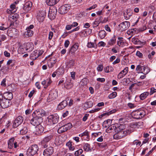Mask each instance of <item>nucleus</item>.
Returning a JSON list of instances; mask_svg holds the SVG:
<instances>
[{
	"instance_id": "obj_17",
	"label": "nucleus",
	"mask_w": 156,
	"mask_h": 156,
	"mask_svg": "<svg viewBox=\"0 0 156 156\" xmlns=\"http://www.w3.org/2000/svg\"><path fill=\"white\" fill-rule=\"evenodd\" d=\"M46 15V12L45 10H42L39 12L38 13L37 17L38 20L40 19V21L42 22Z\"/></svg>"
},
{
	"instance_id": "obj_5",
	"label": "nucleus",
	"mask_w": 156,
	"mask_h": 156,
	"mask_svg": "<svg viewBox=\"0 0 156 156\" xmlns=\"http://www.w3.org/2000/svg\"><path fill=\"white\" fill-rule=\"evenodd\" d=\"M43 50H35L30 55V58L33 60H35L44 53Z\"/></svg>"
},
{
	"instance_id": "obj_60",
	"label": "nucleus",
	"mask_w": 156,
	"mask_h": 156,
	"mask_svg": "<svg viewBox=\"0 0 156 156\" xmlns=\"http://www.w3.org/2000/svg\"><path fill=\"white\" fill-rule=\"evenodd\" d=\"M155 92H156V89H155L154 87H152L151 89L150 95H152Z\"/></svg>"
},
{
	"instance_id": "obj_39",
	"label": "nucleus",
	"mask_w": 156,
	"mask_h": 156,
	"mask_svg": "<svg viewBox=\"0 0 156 156\" xmlns=\"http://www.w3.org/2000/svg\"><path fill=\"white\" fill-rule=\"evenodd\" d=\"M104 70L105 72L108 73L113 71V68L112 66H108L105 68Z\"/></svg>"
},
{
	"instance_id": "obj_40",
	"label": "nucleus",
	"mask_w": 156,
	"mask_h": 156,
	"mask_svg": "<svg viewBox=\"0 0 156 156\" xmlns=\"http://www.w3.org/2000/svg\"><path fill=\"white\" fill-rule=\"evenodd\" d=\"M136 30L134 29H132L131 30H128L127 32V34L129 35L133 36L136 33Z\"/></svg>"
},
{
	"instance_id": "obj_49",
	"label": "nucleus",
	"mask_w": 156,
	"mask_h": 156,
	"mask_svg": "<svg viewBox=\"0 0 156 156\" xmlns=\"http://www.w3.org/2000/svg\"><path fill=\"white\" fill-rule=\"evenodd\" d=\"M132 41L134 44H137L138 42H140L141 41L139 40L138 38L133 37L132 39Z\"/></svg>"
},
{
	"instance_id": "obj_4",
	"label": "nucleus",
	"mask_w": 156,
	"mask_h": 156,
	"mask_svg": "<svg viewBox=\"0 0 156 156\" xmlns=\"http://www.w3.org/2000/svg\"><path fill=\"white\" fill-rule=\"evenodd\" d=\"M145 111L142 109H139L134 111L132 114L134 117L136 119L142 118L145 115Z\"/></svg>"
},
{
	"instance_id": "obj_30",
	"label": "nucleus",
	"mask_w": 156,
	"mask_h": 156,
	"mask_svg": "<svg viewBox=\"0 0 156 156\" xmlns=\"http://www.w3.org/2000/svg\"><path fill=\"white\" fill-rule=\"evenodd\" d=\"M116 129L117 128L115 126L112 125L109 126L106 129V131L107 132L110 133L115 130V131Z\"/></svg>"
},
{
	"instance_id": "obj_31",
	"label": "nucleus",
	"mask_w": 156,
	"mask_h": 156,
	"mask_svg": "<svg viewBox=\"0 0 156 156\" xmlns=\"http://www.w3.org/2000/svg\"><path fill=\"white\" fill-rule=\"evenodd\" d=\"M93 106V103L91 101L86 102L84 104V107L85 109H87L90 108Z\"/></svg>"
},
{
	"instance_id": "obj_14",
	"label": "nucleus",
	"mask_w": 156,
	"mask_h": 156,
	"mask_svg": "<svg viewBox=\"0 0 156 156\" xmlns=\"http://www.w3.org/2000/svg\"><path fill=\"white\" fill-rule=\"evenodd\" d=\"M53 148L50 147L44 150L43 155L44 156H50L53 154Z\"/></svg>"
},
{
	"instance_id": "obj_45",
	"label": "nucleus",
	"mask_w": 156,
	"mask_h": 156,
	"mask_svg": "<svg viewBox=\"0 0 156 156\" xmlns=\"http://www.w3.org/2000/svg\"><path fill=\"white\" fill-rule=\"evenodd\" d=\"M27 132V127H24L20 130V133L21 134H25Z\"/></svg>"
},
{
	"instance_id": "obj_2",
	"label": "nucleus",
	"mask_w": 156,
	"mask_h": 156,
	"mask_svg": "<svg viewBox=\"0 0 156 156\" xmlns=\"http://www.w3.org/2000/svg\"><path fill=\"white\" fill-rule=\"evenodd\" d=\"M55 135V134L51 133L48 135L43 139L41 141V144L44 148H45L48 147V143L54 139Z\"/></svg>"
},
{
	"instance_id": "obj_19",
	"label": "nucleus",
	"mask_w": 156,
	"mask_h": 156,
	"mask_svg": "<svg viewBox=\"0 0 156 156\" xmlns=\"http://www.w3.org/2000/svg\"><path fill=\"white\" fill-rule=\"evenodd\" d=\"M9 104V101L7 100L3 99L0 102V106L3 108H8Z\"/></svg>"
},
{
	"instance_id": "obj_10",
	"label": "nucleus",
	"mask_w": 156,
	"mask_h": 156,
	"mask_svg": "<svg viewBox=\"0 0 156 156\" xmlns=\"http://www.w3.org/2000/svg\"><path fill=\"white\" fill-rule=\"evenodd\" d=\"M130 26V23L128 21L123 22L119 25V29L121 31H124L127 30Z\"/></svg>"
},
{
	"instance_id": "obj_36",
	"label": "nucleus",
	"mask_w": 156,
	"mask_h": 156,
	"mask_svg": "<svg viewBox=\"0 0 156 156\" xmlns=\"http://www.w3.org/2000/svg\"><path fill=\"white\" fill-rule=\"evenodd\" d=\"M79 46L76 44H75L71 48L70 51L71 53H74L77 50Z\"/></svg>"
},
{
	"instance_id": "obj_63",
	"label": "nucleus",
	"mask_w": 156,
	"mask_h": 156,
	"mask_svg": "<svg viewBox=\"0 0 156 156\" xmlns=\"http://www.w3.org/2000/svg\"><path fill=\"white\" fill-rule=\"evenodd\" d=\"M18 50L19 53H24L25 52L23 48L21 47L19 48Z\"/></svg>"
},
{
	"instance_id": "obj_6",
	"label": "nucleus",
	"mask_w": 156,
	"mask_h": 156,
	"mask_svg": "<svg viewBox=\"0 0 156 156\" xmlns=\"http://www.w3.org/2000/svg\"><path fill=\"white\" fill-rule=\"evenodd\" d=\"M33 118L30 121V123L31 124L34 126H37L40 125V124L42 122V120L41 118L36 116L33 115Z\"/></svg>"
},
{
	"instance_id": "obj_26",
	"label": "nucleus",
	"mask_w": 156,
	"mask_h": 156,
	"mask_svg": "<svg viewBox=\"0 0 156 156\" xmlns=\"http://www.w3.org/2000/svg\"><path fill=\"white\" fill-rule=\"evenodd\" d=\"M26 31L24 33V35L25 37H28L33 35L34 32L32 30H29V29H26Z\"/></svg>"
},
{
	"instance_id": "obj_58",
	"label": "nucleus",
	"mask_w": 156,
	"mask_h": 156,
	"mask_svg": "<svg viewBox=\"0 0 156 156\" xmlns=\"http://www.w3.org/2000/svg\"><path fill=\"white\" fill-rule=\"evenodd\" d=\"M53 32L52 31L49 32L48 34V39L49 40H51L53 36Z\"/></svg>"
},
{
	"instance_id": "obj_38",
	"label": "nucleus",
	"mask_w": 156,
	"mask_h": 156,
	"mask_svg": "<svg viewBox=\"0 0 156 156\" xmlns=\"http://www.w3.org/2000/svg\"><path fill=\"white\" fill-rule=\"evenodd\" d=\"M143 66H141L140 65H138L136 68V70L137 71V73H143L142 69L143 67Z\"/></svg>"
},
{
	"instance_id": "obj_18",
	"label": "nucleus",
	"mask_w": 156,
	"mask_h": 156,
	"mask_svg": "<svg viewBox=\"0 0 156 156\" xmlns=\"http://www.w3.org/2000/svg\"><path fill=\"white\" fill-rule=\"evenodd\" d=\"M128 71V68L126 67L124 69L122 70L118 75V78L119 79H121L127 73Z\"/></svg>"
},
{
	"instance_id": "obj_3",
	"label": "nucleus",
	"mask_w": 156,
	"mask_h": 156,
	"mask_svg": "<svg viewBox=\"0 0 156 156\" xmlns=\"http://www.w3.org/2000/svg\"><path fill=\"white\" fill-rule=\"evenodd\" d=\"M38 149V146L37 144L31 146L27 150V154L28 156H33L37 153Z\"/></svg>"
},
{
	"instance_id": "obj_46",
	"label": "nucleus",
	"mask_w": 156,
	"mask_h": 156,
	"mask_svg": "<svg viewBox=\"0 0 156 156\" xmlns=\"http://www.w3.org/2000/svg\"><path fill=\"white\" fill-rule=\"evenodd\" d=\"M83 152V150L82 149H79L75 152V155L76 156H79Z\"/></svg>"
},
{
	"instance_id": "obj_35",
	"label": "nucleus",
	"mask_w": 156,
	"mask_h": 156,
	"mask_svg": "<svg viewBox=\"0 0 156 156\" xmlns=\"http://www.w3.org/2000/svg\"><path fill=\"white\" fill-rule=\"evenodd\" d=\"M142 67H143V71L142 70L143 73L144 75L147 74L150 71V69L148 67L144 66H142Z\"/></svg>"
},
{
	"instance_id": "obj_9",
	"label": "nucleus",
	"mask_w": 156,
	"mask_h": 156,
	"mask_svg": "<svg viewBox=\"0 0 156 156\" xmlns=\"http://www.w3.org/2000/svg\"><path fill=\"white\" fill-rule=\"evenodd\" d=\"M23 118L21 116H19L17 117L14 121L12 126L13 127L16 128L19 126L23 122Z\"/></svg>"
},
{
	"instance_id": "obj_47",
	"label": "nucleus",
	"mask_w": 156,
	"mask_h": 156,
	"mask_svg": "<svg viewBox=\"0 0 156 156\" xmlns=\"http://www.w3.org/2000/svg\"><path fill=\"white\" fill-rule=\"evenodd\" d=\"M97 45L95 43H88L87 44V46L88 48H95Z\"/></svg>"
},
{
	"instance_id": "obj_29",
	"label": "nucleus",
	"mask_w": 156,
	"mask_h": 156,
	"mask_svg": "<svg viewBox=\"0 0 156 156\" xmlns=\"http://www.w3.org/2000/svg\"><path fill=\"white\" fill-rule=\"evenodd\" d=\"M149 94L148 92H145L141 94L140 96V98L141 100H144L147 98Z\"/></svg>"
},
{
	"instance_id": "obj_16",
	"label": "nucleus",
	"mask_w": 156,
	"mask_h": 156,
	"mask_svg": "<svg viewBox=\"0 0 156 156\" xmlns=\"http://www.w3.org/2000/svg\"><path fill=\"white\" fill-rule=\"evenodd\" d=\"M32 5V3L30 1L27 2L25 4L24 6L23 7V9L25 11V12H27L30 11Z\"/></svg>"
},
{
	"instance_id": "obj_24",
	"label": "nucleus",
	"mask_w": 156,
	"mask_h": 156,
	"mask_svg": "<svg viewBox=\"0 0 156 156\" xmlns=\"http://www.w3.org/2000/svg\"><path fill=\"white\" fill-rule=\"evenodd\" d=\"M75 61L73 59L70 60L67 62L66 67L68 69L73 68L74 66Z\"/></svg>"
},
{
	"instance_id": "obj_53",
	"label": "nucleus",
	"mask_w": 156,
	"mask_h": 156,
	"mask_svg": "<svg viewBox=\"0 0 156 156\" xmlns=\"http://www.w3.org/2000/svg\"><path fill=\"white\" fill-rule=\"evenodd\" d=\"M16 6L14 4L11 5L10 6V8L11 10H7V12L8 13H10V12H12V10H14V9L15 8Z\"/></svg>"
},
{
	"instance_id": "obj_1",
	"label": "nucleus",
	"mask_w": 156,
	"mask_h": 156,
	"mask_svg": "<svg viewBox=\"0 0 156 156\" xmlns=\"http://www.w3.org/2000/svg\"><path fill=\"white\" fill-rule=\"evenodd\" d=\"M122 125H120L119 127L117 128L115 131L116 133L113 135V138L115 139L119 140L122 138L129 133L128 130H123L122 128Z\"/></svg>"
},
{
	"instance_id": "obj_25",
	"label": "nucleus",
	"mask_w": 156,
	"mask_h": 156,
	"mask_svg": "<svg viewBox=\"0 0 156 156\" xmlns=\"http://www.w3.org/2000/svg\"><path fill=\"white\" fill-rule=\"evenodd\" d=\"M7 100H11L13 98V94L10 92H7L4 94Z\"/></svg>"
},
{
	"instance_id": "obj_55",
	"label": "nucleus",
	"mask_w": 156,
	"mask_h": 156,
	"mask_svg": "<svg viewBox=\"0 0 156 156\" xmlns=\"http://www.w3.org/2000/svg\"><path fill=\"white\" fill-rule=\"evenodd\" d=\"M16 15L12 14L9 15V18L13 20H15L16 19Z\"/></svg>"
},
{
	"instance_id": "obj_64",
	"label": "nucleus",
	"mask_w": 156,
	"mask_h": 156,
	"mask_svg": "<svg viewBox=\"0 0 156 156\" xmlns=\"http://www.w3.org/2000/svg\"><path fill=\"white\" fill-rule=\"evenodd\" d=\"M97 6V5L96 4H95L92 6H91L89 8H87V10H90L92 9H94Z\"/></svg>"
},
{
	"instance_id": "obj_23",
	"label": "nucleus",
	"mask_w": 156,
	"mask_h": 156,
	"mask_svg": "<svg viewBox=\"0 0 156 156\" xmlns=\"http://www.w3.org/2000/svg\"><path fill=\"white\" fill-rule=\"evenodd\" d=\"M36 126V131L37 134H40L43 132L44 128L41 125H40Z\"/></svg>"
},
{
	"instance_id": "obj_11",
	"label": "nucleus",
	"mask_w": 156,
	"mask_h": 156,
	"mask_svg": "<svg viewBox=\"0 0 156 156\" xmlns=\"http://www.w3.org/2000/svg\"><path fill=\"white\" fill-rule=\"evenodd\" d=\"M58 97V94L55 90L51 91L47 98V100L48 102L52 101L56 99Z\"/></svg>"
},
{
	"instance_id": "obj_8",
	"label": "nucleus",
	"mask_w": 156,
	"mask_h": 156,
	"mask_svg": "<svg viewBox=\"0 0 156 156\" xmlns=\"http://www.w3.org/2000/svg\"><path fill=\"white\" fill-rule=\"evenodd\" d=\"M70 8V6L69 4H65L60 7L58 10V12L61 14H65L68 11Z\"/></svg>"
},
{
	"instance_id": "obj_15",
	"label": "nucleus",
	"mask_w": 156,
	"mask_h": 156,
	"mask_svg": "<svg viewBox=\"0 0 156 156\" xmlns=\"http://www.w3.org/2000/svg\"><path fill=\"white\" fill-rule=\"evenodd\" d=\"M23 47L26 51L28 52L31 51L34 49V46L33 43H27L24 44Z\"/></svg>"
},
{
	"instance_id": "obj_56",
	"label": "nucleus",
	"mask_w": 156,
	"mask_h": 156,
	"mask_svg": "<svg viewBox=\"0 0 156 156\" xmlns=\"http://www.w3.org/2000/svg\"><path fill=\"white\" fill-rule=\"evenodd\" d=\"M136 55L140 58H142L143 57V54L139 51H136Z\"/></svg>"
},
{
	"instance_id": "obj_20",
	"label": "nucleus",
	"mask_w": 156,
	"mask_h": 156,
	"mask_svg": "<svg viewBox=\"0 0 156 156\" xmlns=\"http://www.w3.org/2000/svg\"><path fill=\"white\" fill-rule=\"evenodd\" d=\"M56 62V60L54 57L51 58L48 62V65L49 68H51Z\"/></svg>"
},
{
	"instance_id": "obj_52",
	"label": "nucleus",
	"mask_w": 156,
	"mask_h": 156,
	"mask_svg": "<svg viewBox=\"0 0 156 156\" xmlns=\"http://www.w3.org/2000/svg\"><path fill=\"white\" fill-rule=\"evenodd\" d=\"M8 70V68L4 66L1 69V71L3 74H5L6 73L7 71Z\"/></svg>"
},
{
	"instance_id": "obj_61",
	"label": "nucleus",
	"mask_w": 156,
	"mask_h": 156,
	"mask_svg": "<svg viewBox=\"0 0 156 156\" xmlns=\"http://www.w3.org/2000/svg\"><path fill=\"white\" fill-rule=\"evenodd\" d=\"M4 56L7 57H10V55L9 53L7 51H5L4 52Z\"/></svg>"
},
{
	"instance_id": "obj_28",
	"label": "nucleus",
	"mask_w": 156,
	"mask_h": 156,
	"mask_svg": "<svg viewBox=\"0 0 156 156\" xmlns=\"http://www.w3.org/2000/svg\"><path fill=\"white\" fill-rule=\"evenodd\" d=\"M59 0H47L46 2L49 6L54 5L56 4Z\"/></svg>"
},
{
	"instance_id": "obj_33",
	"label": "nucleus",
	"mask_w": 156,
	"mask_h": 156,
	"mask_svg": "<svg viewBox=\"0 0 156 156\" xmlns=\"http://www.w3.org/2000/svg\"><path fill=\"white\" fill-rule=\"evenodd\" d=\"M116 39L115 38V35L112 37L111 39L108 41V44L110 45H112L115 44L116 43Z\"/></svg>"
},
{
	"instance_id": "obj_51",
	"label": "nucleus",
	"mask_w": 156,
	"mask_h": 156,
	"mask_svg": "<svg viewBox=\"0 0 156 156\" xmlns=\"http://www.w3.org/2000/svg\"><path fill=\"white\" fill-rule=\"evenodd\" d=\"M118 45L120 47H123L125 45V43L122 41L119 40L117 42Z\"/></svg>"
},
{
	"instance_id": "obj_54",
	"label": "nucleus",
	"mask_w": 156,
	"mask_h": 156,
	"mask_svg": "<svg viewBox=\"0 0 156 156\" xmlns=\"http://www.w3.org/2000/svg\"><path fill=\"white\" fill-rule=\"evenodd\" d=\"M141 144L140 141H139L137 140H134L133 142V144L134 145H136L137 146H140Z\"/></svg>"
},
{
	"instance_id": "obj_27",
	"label": "nucleus",
	"mask_w": 156,
	"mask_h": 156,
	"mask_svg": "<svg viewBox=\"0 0 156 156\" xmlns=\"http://www.w3.org/2000/svg\"><path fill=\"white\" fill-rule=\"evenodd\" d=\"M62 137L57 136L55 137V144L56 145H59L62 143V141L61 140Z\"/></svg>"
},
{
	"instance_id": "obj_22",
	"label": "nucleus",
	"mask_w": 156,
	"mask_h": 156,
	"mask_svg": "<svg viewBox=\"0 0 156 156\" xmlns=\"http://www.w3.org/2000/svg\"><path fill=\"white\" fill-rule=\"evenodd\" d=\"M67 105V101L66 100H64L58 104L57 109L58 110H62L65 108Z\"/></svg>"
},
{
	"instance_id": "obj_13",
	"label": "nucleus",
	"mask_w": 156,
	"mask_h": 156,
	"mask_svg": "<svg viewBox=\"0 0 156 156\" xmlns=\"http://www.w3.org/2000/svg\"><path fill=\"white\" fill-rule=\"evenodd\" d=\"M45 112L43 109L37 110L35 111L33 115L35 116L39 117L42 118V117L44 116L45 114Z\"/></svg>"
},
{
	"instance_id": "obj_41",
	"label": "nucleus",
	"mask_w": 156,
	"mask_h": 156,
	"mask_svg": "<svg viewBox=\"0 0 156 156\" xmlns=\"http://www.w3.org/2000/svg\"><path fill=\"white\" fill-rule=\"evenodd\" d=\"M66 130L65 129L63 125L60 127L57 130V132L59 133H61L66 131Z\"/></svg>"
},
{
	"instance_id": "obj_32",
	"label": "nucleus",
	"mask_w": 156,
	"mask_h": 156,
	"mask_svg": "<svg viewBox=\"0 0 156 156\" xmlns=\"http://www.w3.org/2000/svg\"><path fill=\"white\" fill-rule=\"evenodd\" d=\"M14 140V138L13 137L10 139L8 142V147L10 149H12L13 147V145Z\"/></svg>"
},
{
	"instance_id": "obj_12",
	"label": "nucleus",
	"mask_w": 156,
	"mask_h": 156,
	"mask_svg": "<svg viewBox=\"0 0 156 156\" xmlns=\"http://www.w3.org/2000/svg\"><path fill=\"white\" fill-rule=\"evenodd\" d=\"M57 12V10L55 8L50 9L48 13V17L51 20L54 19L56 16Z\"/></svg>"
},
{
	"instance_id": "obj_43",
	"label": "nucleus",
	"mask_w": 156,
	"mask_h": 156,
	"mask_svg": "<svg viewBox=\"0 0 156 156\" xmlns=\"http://www.w3.org/2000/svg\"><path fill=\"white\" fill-rule=\"evenodd\" d=\"M66 131L70 129L72 127V125L70 122H69L66 124L63 125Z\"/></svg>"
},
{
	"instance_id": "obj_50",
	"label": "nucleus",
	"mask_w": 156,
	"mask_h": 156,
	"mask_svg": "<svg viewBox=\"0 0 156 156\" xmlns=\"http://www.w3.org/2000/svg\"><path fill=\"white\" fill-rule=\"evenodd\" d=\"M73 85L71 83H69L66 84L65 86V87L68 89H71L73 87Z\"/></svg>"
},
{
	"instance_id": "obj_21",
	"label": "nucleus",
	"mask_w": 156,
	"mask_h": 156,
	"mask_svg": "<svg viewBox=\"0 0 156 156\" xmlns=\"http://www.w3.org/2000/svg\"><path fill=\"white\" fill-rule=\"evenodd\" d=\"M132 15V13L130 9H126L124 12V16L126 20L129 19Z\"/></svg>"
},
{
	"instance_id": "obj_57",
	"label": "nucleus",
	"mask_w": 156,
	"mask_h": 156,
	"mask_svg": "<svg viewBox=\"0 0 156 156\" xmlns=\"http://www.w3.org/2000/svg\"><path fill=\"white\" fill-rule=\"evenodd\" d=\"M103 66L101 65H99L97 67V70L99 71H101L103 70Z\"/></svg>"
},
{
	"instance_id": "obj_62",
	"label": "nucleus",
	"mask_w": 156,
	"mask_h": 156,
	"mask_svg": "<svg viewBox=\"0 0 156 156\" xmlns=\"http://www.w3.org/2000/svg\"><path fill=\"white\" fill-rule=\"evenodd\" d=\"M128 106L131 108H134L136 106L133 104L131 103H129L128 104Z\"/></svg>"
},
{
	"instance_id": "obj_59",
	"label": "nucleus",
	"mask_w": 156,
	"mask_h": 156,
	"mask_svg": "<svg viewBox=\"0 0 156 156\" xmlns=\"http://www.w3.org/2000/svg\"><path fill=\"white\" fill-rule=\"evenodd\" d=\"M89 116L88 114H85L84 116L83 117L82 120L83 121L85 122L87 119L88 117Z\"/></svg>"
},
{
	"instance_id": "obj_37",
	"label": "nucleus",
	"mask_w": 156,
	"mask_h": 156,
	"mask_svg": "<svg viewBox=\"0 0 156 156\" xmlns=\"http://www.w3.org/2000/svg\"><path fill=\"white\" fill-rule=\"evenodd\" d=\"M98 35L101 39L104 38L106 35L105 31L104 30L100 31L98 33Z\"/></svg>"
},
{
	"instance_id": "obj_7",
	"label": "nucleus",
	"mask_w": 156,
	"mask_h": 156,
	"mask_svg": "<svg viewBox=\"0 0 156 156\" xmlns=\"http://www.w3.org/2000/svg\"><path fill=\"white\" fill-rule=\"evenodd\" d=\"M48 121L51 124H55L57 123L59 120V116L57 114L49 115L48 118Z\"/></svg>"
},
{
	"instance_id": "obj_42",
	"label": "nucleus",
	"mask_w": 156,
	"mask_h": 156,
	"mask_svg": "<svg viewBox=\"0 0 156 156\" xmlns=\"http://www.w3.org/2000/svg\"><path fill=\"white\" fill-rule=\"evenodd\" d=\"M66 145L68 147L70 150L73 151L74 150V147L72 146V143L71 142L69 141L68 142L66 143Z\"/></svg>"
},
{
	"instance_id": "obj_34",
	"label": "nucleus",
	"mask_w": 156,
	"mask_h": 156,
	"mask_svg": "<svg viewBox=\"0 0 156 156\" xmlns=\"http://www.w3.org/2000/svg\"><path fill=\"white\" fill-rule=\"evenodd\" d=\"M83 148L84 150L86 151H88L91 150L90 145L88 143L84 144L83 146Z\"/></svg>"
},
{
	"instance_id": "obj_44",
	"label": "nucleus",
	"mask_w": 156,
	"mask_h": 156,
	"mask_svg": "<svg viewBox=\"0 0 156 156\" xmlns=\"http://www.w3.org/2000/svg\"><path fill=\"white\" fill-rule=\"evenodd\" d=\"M117 93L116 92H113L110 94L108 96L109 99H113L115 98L117 96Z\"/></svg>"
},
{
	"instance_id": "obj_48",
	"label": "nucleus",
	"mask_w": 156,
	"mask_h": 156,
	"mask_svg": "<svg viewBox=\"0 0 156 156\" xmlns=\"http://www.w3.org/2000/svg\"><path fill=\"white\" fill-rule=\"evenodd\" d=\"M116 111V110L115 109H113L112 110L109 112H106L105 113H104V114H102V115L103 117L104 116L107 115H110L112 114L113 113H115Z\"/></svg>"
}]
</instances>
